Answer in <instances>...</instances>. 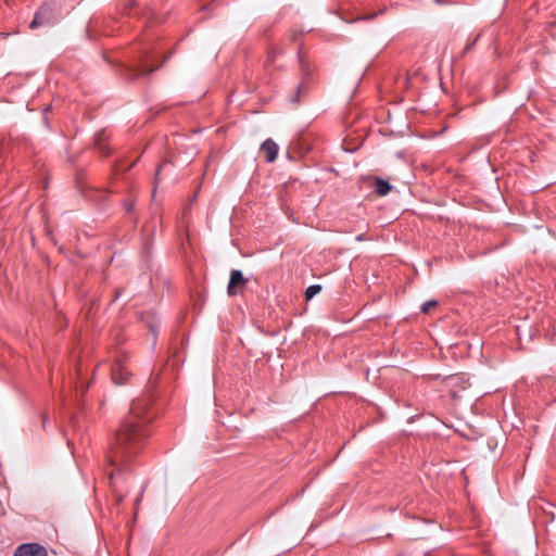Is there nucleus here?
Here are the masks:
<instances>
[{
	"mask_svg": "<svg viewBox=\"0 0 556 556\" xmlns=\"http://www.w3.org/2000/svg\"><path fill=\"white\" fill-rule=\"evenodd\" d=\"M152 419L150 400L148 397L134 400L129 413L115 434V443L106 454L111 466L129 463L140 454L150 435L149 425Z\"/></svg>",
	"mask_w": 556,
	"mask_h": 556,
	"instance_id": "obj_1",
	"label": "nucleus"
},
{
	"mask_svg": "<svg viewBox=\"0 0 556 556\" xmlns=\"http://www.w3.org/2000/svg\"><path fill=\"white\" fill-rule=\"evenodd\" d=\"M128 355L125 352H119L114 361V364L111 369L112 380L115 384H124L126 383L131 372L127 366Z\"/></svg>",
	"mask_w": 556,
	"mask_h": 556,
	"instance_id": "obj_2",
	"label": "nucleus"
},
{
	"mask_svg": "<svg viewBox=\"0 0 556 556\" xmlns=\"http://www.w3.org/2000/svg\"><path fill=\"white\" fill-rule=\"evenodd\" d=\"M444 386L447 388L448 394L456 399L459 396V392L470 387V382L464 375H451L444 378Z\"/></svg>",
	"mask_w": 556,
	"mask_h": 556,
	"instance_id": "obj_3",
	"label": "nucleus"
},
{
	"mask_svg": "<svg viewBox=\"0 0 556 556\" xmlns=\"http://www.w3.org/2000/svg\"><path fill=\"white\" fill-rule=\"evenodd\" d=\"M54 23V12L49 4H42L35 13L33 21L29 24L30 29H36L41 26H49Z\"/></svg>",
	"mask_w": 556,
	"mask_h": 556,
	"instance_id": "obj_4",
	"label": "nucleus"
},
{
	"mask_svg": "<svg viewBox=\"0 0 556 556\" xmlns=\"http://www.w3.org/2000/svg\"><path fill=\"white\" fill-rule=\"evenodd\" d=\"M13 556H48V549L39 543H23L15 548Z\"/></svg>",
	"mask_w": 556,
	"mask_h": 556,
	"instance_id": "obj_5",
	"label": "nucleus"
},
{
	"mask_svg": "<svg viewBox=\"0 0 556 556\" xmlns=\"http://www.w3.org/2000/svg\"><path fill=\"white\" fill-rule=\"evenodd\" d=\"M248 283V279L244 278L243 274L239 269H233L230 273V278L227 287V293L229 296H235L239 294L245 285Z\"/></svg>",
	"mask_w": 556,
	"mask_h": 556,
	"instance_id": "obj_6",
	"label": "nucleus"
},
{
	"mask_svg": "<svg viewBox=\"0 0 556 556\" xmlns=\"http://www.w3.org/2000/svg\"><path fill=\"white\" fill-rule=\"evenodd\" d=\"M298 56H299L301 73H302L303 77H302L301 84L296 87V96H295L294 99H292V102H294V103H299L300 94H301V92L305 91L306 79L309 77V75L312 73L309 64L304 59V56H303L301 51H299Z\"/></svg>",
	"mask_w": 556,
	"mask_h": 556,
	"instance_id": "obj_7",
	"label": "nucleus"
},
{
	"mask_svg": "<svg viewBox=\"0 0 556 556\" xmlns=\"http://www.w3.org/2000/svg\"><path fill=\"white\" fill-rule=\"evenodd\" d=\"M261 151L265 154L266 161L273 163L278 156L279 147L273 139L268 138L261 144Z\"/></svg>",
	"mask_w": 556,
	"mask_h": 556,
	"instance_id": "obj_8",
	"label": "nucleus"
},
{
	"mask_svg": "<svg viewBox=\"0 0 556 556\" xmlns=\"http://www.w3.org/2000/svg\"><path fill=\"white\" fill-rule=\"evenodd\" d=\"M154 70L155 68L151 67L147 62H143L142 64L129 70V79H138L152 73Z\"/></svg>",
	"mask_w": 556,
	"mask_h": 556,
	"instance_id": "obj_9",
	"label": "nucleus"
},
{
	"mask_svg": "<svg viewBox=\"0 0 556 556\" xmlns=\"http://www.w3.org/2000/svg\"><path fill=\"white\" fill-rule=\"evenodd\" d=\"M374 189H375L376 194L383 197V195H387L391 191L392 186L389 184V181H387L380 177H375L374 178Z\"/></svg>",
	"mask_w": 556,
	"mask_h": 556,
	"instance_id": "obj_10",
	"label": "nucleus"
},
{
	"mask_svg": "<svg viewBox=\"0 0 556 556\" xmlns=\"http://www.w3.org/2000/svg\"><path fill=\"white\" fill-rule=\"evenodd\" d=\"M321 290V286L319 285H312L309 286L305 291V299L308 301L313 299L317 293H319Z\"/></svg>",
	"mask_w": 556,
	"mask_h": 556,
	"instance_id": "obj_11",
	"label": "nucleus"
},
{
	"mask_svg": "<svg viewBox=\"0 0 556 556\" xmlns=\"http://www.w3.org/2000/svg\"><path fill=\"white\" fill-rule=\"evenodd\" d=\"M438 305V301L435 300H429V301H426L421 307H420V311L421 313L426 314L428 313L432 307L437 306Z\"/></svg>",
	"mask_w": 556,
	"mask_h": 556,
	"instance_id": "obj_12",
	"label": "nucleus"
},
{
	"mask_svg": "<svg viewBox=\"0 0 556 556\" xmlns=\"http://www.w3.org/2000/svg\"><path fill=\"white\" fill-rule=\"evenodd\" d=\"M478 39H479V35H478L473 40H471L470 42H468V43L466 45V47L464 48L463 54L468 53V52H469V51L475 47V45H476V42L478 41Z\"/></svg>",
	"mask_w": 556,
	"mask_h": 556,
	"instance_id": "obj_13",
	"label": "nucleus"
},
{
	"mask_svg": "<svg viewBox=\"0 0 556 556\" xmlns=\"http://www.w3.org/2000/svg\"><path fill=\"white\" fill-rule=\"evenodd\" d=\"M97 146L99 147V149L104 153V154H109V150L106 149V147L102 143V140L100 137L97 138Z\"/></svg>",
	"mask_w": 556,
	"mask_h": 556,
	"instance_id": "obj_14",
	"label": "nucleus"
},
{
	"mask_svg": "<svg viewBox=\"0 0 556 556\" xmlns=\"http://www.w3.org/2000/svg\"><path fill=\"white\" fill-rule=\"evenodd\" d=\"M166 165V163L160 165L157 168H156V172H155V178H154V185L156 186L160 181V174H161V170L163 169V167Z\"/></svg>",
	"mask_w": 556,
	"mask_h": 556,
	"instance_id": "obj_15",
	"label": "nucleus"
},
{
	"mask_svg": "<svg viewBox=\"0 0 556 556\" xmlns=\"http://www.w3.org/2000/svg\"><path fill=\"white\" fill-rule=\"evenodd\" d=\"M117 473H119V469H117L116 471L113 470L112 472L109 473V479H110L112 485H115V476Z\"/></svg>",
	"mask_w": 556,
	"mask_h": 556,
	"instance_id": "obj_16",
	"label": "nucleus"
},
{
	"mask_svg": "<svg viewBox=\"0 0 556 556\" xmlns=\"http://www.w3.org/2000/svg\"><path fill=\"white\" fill-rule=\"evenodd\" d=\"M126 211L130 212L134 207V203L129 200L124 201L123 203Z\"/></svg>",
	"mask_w": 556,
	"mask_h": 556,
	"instance_id": "obj_17",
	"label": "nucleus"
},
{
	"mask_svg": "<svg viewBox=\"0 0 556 556\" xmlns=\"http://www.w3.org/2000/svg\"><path fill=\"white\" fill-rule=\"evenodd\" d=\"M277 53H278V52H277L275 49L270 50V51H269V53H268V58H269V60H270V61H274V59H275V56H276V54H277Z\"/></svg>",
	"mask_w": 556,
	"mask_h": 556,
	"instance_id": "obj_18",
	"label": "nucleus"
},
{
	"mask_svg": "<svg viewBox=\"0 0 556 556\" xmlns=\"http://www.w3.org/2000/svg\"><path fill=\"white\" fill-rule=\"evenodd\" d=\"M364 237H365V236H364L363 233H362V235H358V236L356 237V240H357V241H362V240H364Z\"/></svg>",
	"mask_w": 556,
	"mask_h": 556,
	"instance_id": "obj_19",
	"label": "nucleus"
}]
</instances>
